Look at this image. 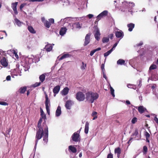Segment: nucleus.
<instances>
[{
	"label": "nucleus",
	"mask_w": 158,
	"mask_h": 158,
	"mask_svg": "<svg viewBox=\"0 0 158 158\" xmlns=\"http://www.w3.org/2000/svg\"><path fill=\"white\" fill-rule=\"evenodd\" d=\"M43 118H40L38 123V127L39 128L38 130L37 131L35 137L36 140L35 142V144L34 148L35 151L36 148V145L38 142V140L40 139L43 136V131L44 130V127L42 124L43 127H41V124L42 122V119Z\"/></svg>",
	"instance_id": "1"
},
{
	"label": "nucleus",
	"mask_w": 158,
	"mask_h": 158,
	"mask_svg": "<svg viewBox=\"0 0 158 158\" xmlns=\"http://www.w3.org/2000/svg\"><path fill=\"white\" fill-rule=\"evenodd\" d=\"M135 6V4L131 2H122V5L121 6L120 9L123 11L125 12L128 11L129 12L131 13L132 15V8Z\"/></svg>",
	"instance_id": "2"
},
{
	"label": "nucleus",
	"mask_w": 158,
	"mask_h": 158,
	"mask_svg": "<svg viewBox=\"0 0 158 158\" xmlns=\"http://www.w3.org/2000/svg\"><path fill=\"white\" fill-rule=\"evenodd\" d=\"M86 16H83L80 17H68L64 19H61L60 21V23L64 24L65 23H68V21H79L82 22L85 20Z\"/></svg>",
	"instance_id": "3"
},
{
	"label": "nucleus",
	"mask_w": 158,
	"mask_h": 158,
	"mask_svg": "<svg viewBox=\"0 0 158 158\" xmlns=\"http://www.w3.org/2000/svg\"><path fill=\"white\" fill-rule=\"evenodd\" d=\"M98 94L97 93L89 92L86 93V99L88 102L93 103L95 100L98 98Z\"/></svg>",
	"instance_id": "4"
},
{
	"label": "nucleus",
	"mask_w": 158,
	"mask_h": 158,
	"mask_svg": "<svg viewBox=\"0 0 158 158\" xmlns=\"http://www.w3.org/2000/svg\"><path fill=\"white\" fill-rule=\"evenodd\" d=\"M43 125L44 127V130L43 131V141L44 143L47 144L48 141V128L45 123H43Z\"/></svg>",
	"instance_id": "5"
},
{
	"label": "nucleus",
	"mask_w": 158,
	"mask_h": 158,
	"mask_svg": "<svg viewBox=\"0 0 158 158\" xmlns=\"http://www.w3.org/2000/svg\"><path fill=\"white\" fill-rule=\"evenodd\" d=\"M72 140L75 142L80 141V135L79 131L74 132L71 137Z\"/></svg>",
	"instance_id": "6"
},
{
	"label": "nucleus",
	"mask_w": 158,
	"mask_h": 158,
	"mask_svg": "<svg viewBox=\"0 0 158 158\" xmlns=\"http://www.w3.org/2000/svg\"><path fill=\"white\" fill-rule=\"evenodd\" d=\"M81 22H77L73 23L72 25V29L73 30H79L81 28L82 24Z\"/></svg>",
	"instance_id": "7"
},
{
	"label": "nucleus",
	"mask_w": 158,
	"mask_h": 158,
	"mask_svg": "<svg viewBox=\"0 0 158 158\" xmlns=\"http://www.w3.org/2000/svg\"><path fill=\"white\" fill-rule=\"evenodd\" d=\"M76 96L77 99L79 101H83L85 98V95L82 92H78Z\"/></svg>",
	"instance_id": "8"
},
{
	"label": "nucleus",
	"mask_w": 158,
	"mask_h": 158,
	"mask_svg": "<svg viewBox=\"0 0 158 158\" xmlns=\"http://www.w3.org/2000/svg\"><path fill=\"white\" fill-rule=\"evenodd\" d=\"M54 22V20L53 19H50L49 21L46 20L44 23V26L47 28L50 27L52 24H53Z\"/></svg>",
	"instance_id": "9"
},
{
	"label": "nucleus",
	"mask_w": 158,
	"mask_h": 158,
	"mask_svg": "<svg viewBox=\"0 0 158 158\" xmlns=\"http://www.w3.org/2000/svg\"><path fill=\"white\" fill-rule=\"evenodd\" d=\"M90 33H88L86 35L85 37V41L84 44V46H86L89 43L90 40Z\"/></svg>",
	"instance_id": "10"
},
{
	"label": "nucleus",
	"mask_w": 158,
	"mask_h": 158,
	"mask_svg": "<svg viewBox=\"0 0 158 158\" xmlns=\"http://www.w3.org/2000/svg\"><path fill=\"white\" fill-rule=\"evenodd\" d=\"M100 35L99 29L98 28H96L95 29L94 36L95 38L97 40L99 41V40Z\"/></svg>",
	"instance_id": "11"
},
{
	"label": "nucleus",
	"mask_w": 158,
	"mask_h": 158,
	"mask_svg": "<svg viewBox=\"0 0 158 158\" xmlns=\"http://www.w3.org/2000/svg\"><path fill=\"white\" fill-rule=\"evenodd\" d=\"M115 35L116 37L118 38H122L124 36L123 33L121 30H120L119 31H115Z\"/></svg>",
	"instance_id": "12"
},
{
	"label": "nucleus",
	"mask_w": 158,
	"mask_h": 158,
	"mask_svg": "<svg viewBox=\"0 0 158 158\" xmlns=\"http://www.w3.org/2000/svg\"><path fill=\"white\" fill-rule=\"evenodd\" d=\"M18 3V2H13L11 4V7L15 15H17L18 13L17 10V6Z\"/></svg>",
	"instance_id": "13"
},
{
	"label": "nucleus",
	"mask_w": 158,
	"mask_h": 158,
	"mask_svg": "<svg viewBox=\"0 0 158 158\" xmlns=\"http://www.w3.org/2000/svg\"><path fill=\"white\" fill-rule=\"evenodd\" d=\"M72 105V101L70 100H69L66 102L65 105V106L66 108V109L68 110H70L71 108V107Z\"/></svg>",
	"instance_id": "14"
},
{
	"label": "nucleus",
	"mask_w": 158,
	"mask_h": 158,
	"mask_svg": "<svg viewBox=\"0 0 158 158\" xmlns=\"http://www.w3.org/2000/svg\"><path fill=\"white\" fill-rule=\"evenodd\" d=\"M2 65L5 67H6L8 65V63L5 57H3L0 60Z\"/></svg>",
	"instance_id": "15"
},
{
	"label": "nucleus",
	"mask_w": 158,
	"mask_h": 158,
	"mask_svg": "<svg viewBox=\"0 0 158 158\" xmlns=\"http://www.w3.org/2000/svg\"><path fill=\"white\" fill-rule=\"evenodd\" d=\"M45 98L46 99L45 100V106L46 107H49L50 106V100H49L48 95L46 94L45 95Z\"/></svg>",
	"instance_id": "16"
},
{
	"label": "nucleus",
	"mask_w": 158,
	"mask_h": 158,
	"mask_svg": "<svg viewBox=\"0 0 158 158\" xmlns=\"http://www.w3.org/2000/svg\"><path fill=\"white\" fill-rule=\"evenodd\" d=\"M61 107L59 106H58L56 111V117H59L61 114Z\"/></svg>",
	"instance_id": "17"
},
{
	"label": "nucleus",
	"mask_w": 158,
	"mask_h": 158,
	"mask_svg": "<svg viewBox=\"0 0 158 158\" xmlns=\"http://www.w3.org/2000/svg\"><path fill=\"white\" fill-rule=\"evenodd\" d=\"M69 89L68 87H66L64 88V89L61 91V94L62 95H66L69 93Z\"/></svg>",
	"instance_id": "18"
},
{
	"label": "nucleus",
	"mask_w": 158,
	"mask_h": 158,
	"mask_svg": "<svg viewBox=\"0 0 158 158\" xmlns=\"http://www.w3.org/2000/svg\"><path fill=\"white\" fill-rule=\"evenodd\" d=\"M60 86L59 85L55 86L53 89L54 94H57L60 90Z\"/></svg>",
	"instance_id": "19"
},
{
	"label": "nucleus",
	"mask_w": 158,
	"mask_h": 158,
	"mask_svg": "<svg viewBox=\"0 0 158 158\" xmlns=\"http://www.w3.org/2000/svg\"><path fill=\"white\" fill-rule=\"evenodd\" d=\"M67 30L66 27H64L61 28L59 32L60 35L61 36L64 35L65 34Z\"/></svg>",
	"instance_id": "20"
},
{
	"label": "nucleus",
	"mask_w": 158,
	"mask_h": 158,
	"mask_svg": "<svg viewBox=\"0 0 158 158\" xmlns=\"http://www.w3.org/2000/svg\"><path fill=\"white\" fill-rule=\"evenodd\" d=\"M135 25V24L132 23L128 24L127 25V27L128 28V31L130 32L134 28Z\"/></svg>",
	"instance_id": "21"
},
{
	"label": "nucleus",
	"mask_w": 158,
	"mask_h": 158,
	"mask_svg": "<svg viewBox=\"0 0 158 158\" xmlns=\"http://www.w3.org/2000/svg\"><path fill=\"white\" fill-rule=\"evenodd\" d=\"M62 2H63V5L67 6L71 5L74 3V2L71 1L69 0H62Z\"/></svg>",
	"instance_id": "22"
},
{
	"label": "nucleus",
	"mask_w": 158,
	"mask_h": 158,
	"mask_svg": "<svg viewBox=\"0 0 158 158\" xmlns=\"http://www.w3.org/2000/svg\"><path fill=\"white\" fill-rule=\"evenodd\" d=\"M52 47L50 44H48L45 47V48L47 52L51 51L52 49Z\"/></svg>",
	"instance_id": "23"
},
{
	"label": "nucleus",
	"mask_w": 158,
	"mask_h": 158,
	"mask_svg": "<svg viewBox=\"0 0 158 158\" xmlns=\"http://www.w3.org/2000/svg\"><path fill=\"white\" fill-rule=\"evenodd\" d=\"M69 151H71L73 153H75L77 152V149L72 145H70L69 147Z\"/></svg>",
	"instance_id": "24"
},
{
	"label": "nucleus",
	"mask_w": 158,
	"mask_h": 158,
	"mask_svg": "<svg viewBox=\"0 0 158 158\" xmlns=\"http://www.w3.org/2000/svg\"><path fill=\"white\" fill-rule=\"evenodd\" d=\"M31 56L33 57V63H36L40 61V58L38 55L33 56L31 55Z\"/></svg>",
	"instance_id": "25"
},
{
	"label": "nucleus",
	"mask_w": 158,
	"mask_h": 158,
	"mask_svg": "<svg viewBox=\"0 0 158 158\" xmlns=\"http://www.w3.org/2000/svg\"><path fill=\"white\" fill-rule=\"evenodd\" d=\"M138 110L140 113L142 114L144 112L145 110H147L143 106H140L138 107Z\"/></svg>",
	"instance_id": "26"
},
{
	"label": "nucleus",
	"mask_w": 158,
	"mask_h": 158,
	"mask_svg": "<svg viewBox=\"0 0 158 158\" xmlns=\"http://www.w3.org/2000/svg\"><path fill=\"white\" fill-rule=\"evenodd\" d=\"M71 56V55L68 53L64 54L59 59V60H60L66 58L70 57Z\"/></svg>",
	"instance_id": "27"
},
{
	"label": "nucleus",
	"mask_w": 158,
	"mask_h": 158,
	"mask_svg": "<svg viewBox=\"0 0 158 158\" xmlns=\"http://www.w3.org/2000/svg\"><path fill=\"white\" fill-rule=\"evenodd\" d=\"M22 66H23V69L24 70V71H25L28 70L30 68V66L29 64H23L22 65Z\"/></svg>",
	"instance_id": "28"
},
{
	"label": "nucleus",
	"mask_w": 158,
	"mask_h": 158,
	"mask_svg": "<svg viewBox=\"0 0 158 158\" xmlns=\"http://www.w3.org/2000/svg\"><path fill=\"white\" fill-rule=\"evenodd\" d=\"M131 136H135L137 137H139V138H141V135L138 134V129L137 128L135 129V132L132 134Z\"/></svg>",
	"instance_id": "29"
},
{
	"label": "nucleus",
	"mask_w": 158,
	"mask_h": 158,
	"mask_svg": "<svg viewBox=\"0 0 158 158\" xmlns=\"http://www.w3.org/2000/svg\"><path fill=\"white\" fill-rule=\"evenodd\" d=\"M89 129V123L88 122L85 123V132L86 134H87L88 132Z\"/></svg>",
	"instance_id": "30"
},
{
	"label": "nucleus",
	"mask_w": 158,
	"mask_h": 158,
	"mask_svg": "<svg viewBox=\"0 0 158 158\" xmlns=\"http://www.w3.org/2000/svg\"><path fill=\"white\" fill-rule=\"evenodd\" d=\"M39 78L40 82L41 83L43 82L45 79V74H42L40 76Z\"/></svg>",
	"instance_id": "31"
},
{
	"label": "nucleus",
	"mask_w": 158,
	"mask_h": 158,
	"mask_svg": "<svg viewBox=\"0 0 158 158\" xmlns=\"http://www.w3.org/2000/svg\"><path fill=\"white\" fill-rule=\"evenodd\" d=\"M15 23L19 27L21 26L22 24L23 23L22 22H21L17 18H15Z\"/></svg>",
	"instance_id": "32"
},
{
	"label": "nucleus",
	"mask_w": 158,
	"mask_h": 158,
	"mask_svg": "<svg viewBox=\"0 0 158 158\" xmlns=\"http://www.w3.org/2000/svg\"><path fill=\"white\" fill-rule=\"evenodd\" d=\"M114 152L115 153L117 154V156L118 157L121 152L120 148L119 147L116 148L114 150Z\"/></svg>",
	"instance_id": "33"
},
{
	"label": "nucleus",
	"mask_w": 158,
	"mask_h": 158,
	"mask_svg": "<svg viewBox=\"0 0 158 158\" xmlns=\"http://www.w3.org/2000/svg\"><path fill=\"white\" fill-rule=\"evenodd\" d=\"M28 29L31 33L32 34L35 33L36 32V31L33 27L31 26H28Z\"/></svg>",
	"instance_id": "34"
},
{
	"label": "nucleus",
	"mask_w": 158,
	"mask_h": 158,
	"mask_svg": "<svg viewBox=\"0 0 158 158\" xmlns=\"http://www.w3.org/2000/svg\"><path fill=\"white\" fill-rule=\"evenodd\" d=\"M125 61L122 59H120L117 61V64L119 65H123L124 64Z\"/></svg>",
	"instance_id": "35"
},
{
	"label": "nucleus",
	"mask_w": 158,
	"mask_h": 158,
	"mask_svg": "<svg viewBox=\"0 0 158 158\" xmlns=\"http://www.w3.org/2000/svg\"><path fill=\"white\" fill-rule=\"evenodd\" d=\"M26 87H21L19 89L20 93L21 94H24L26 91Z\"/></svg>",
	"instance_id": "36"
},
{
	"label": "nucleus",
	"mask_w": 158,
	"mask_h": 158,
	"mask_svg": "<svg viewBox=\"0 0 158 158\" xmlns=\"http://www.w3.org/2000/svg\"><path fill=\"white\" fill-rule=\"evenodd\" d=\"M108 14V11L107 10H104L102 13L99 14V16L102 15L103 17L107 15Z\"/></svg>",
	"instance_id": "37"
},
{
	"label": "nucleus",
	"mask_w": 158,
	"mask_h": 158,
	"mask_svg": "<svg viewBox=\"0 0 158 158\" xmlns=\"http://www.w3.org/2000/svg\"><path fill=\"white\" fill-rule=\"evenodd\" d=\"M109 40V39L108 37H103L102 39V42L103 43H107Z\"/></svg>",
	"instance_id": "38"
},
{
	"label": "nucleus",
	"mask_w": 158,
	"mask_h": 158,
	"mask_svg": "<svg viewBox=\"0 0 158 158\" xmlns=\"http://www.w3.org/2000/svg\"><path fill=\"white\" fill-rule=\"evenodd\" d=\"M2 33H5L6 36H7V34L5 31H0V39H2L3 38L2 36L3 35L2 34Z\"/></svg>",
	"instance_id": "39"
},
{
	"label": "nucleus",
	"mask_w": 158,
	"mask_h": 158,
	"mask_svg": "<svg viewBox=\"0 0 158 158\" xmlns=\"http://www.w3.org/2000/svg\"><path fill=\"white\" fill-rule=\"evenodd\" d=\"M40 112H41V116L42 118H43L45 119L46 118V115L44 113L42 109L40 108Z\"/></svg>",
	"instance_id": "40"
},
{
	"label": "nucleus",
	"mask_w": 158,
	"mask_h": 158,
	"mask_svg": "<svg viewBox=\"0 0 158 158\" xmlns=\"http://www.w3.org/2000/svg\"><path fill=\"white\" fill-rule=\"evenodd\" d=\"M112 52V51L110 49V50L104 54V56L105 57H106L109 55Z\"/></svg>",
	"instance_id": "41"
},
{
	"label": "nucleus",
	"mask_w": 158,
	"mask_h": 158,
	"mask_svg": "<svg viewBox=\"0 0 158 158\" xmlns=\"http://www.w3.org/2000/svg\"><path fill=\"white\" fill-rule=\"evenodd\" d=\"M110 89L111 95L113 97H115V94H114V89L110 85Z\"/></svg>",
	"instance_id": "42"
},
{
	"label": "nucleus",
	"mask_w": 158,
	"mask_h": 158,
	"mask_svg": "<svg viewBox=\"0 0 158 158\" xmlns=\"http://www.w3.org/2000/svg\"><path fill=\"white\" fill-rule=\"evenodd\" d=\"M157 68V66L154 64H152L149 68V70H151Z\"/></svg>",
	"instance_id": "43"
},
{
	"label": "nucleus",
	"mask_w": 158,
	"mask_h": 158,
	"mask_svg": "<svg viewBox=\"0 0 158 158\" xmlns=\"http://www.w3.org/2000/svg\"><path fill=\"white\" fill-rule=\"evenodd\" d=\"M28 64H31L32 63H33V57L31 56V57H28Z\"/></svg>",
	"instance_id": "44"
},
{
	"label": "nucleus",
	"mask_w": 158,
	"mask_h": 158,
	"mask_svg": "<svg viewBox=\"0 0 158 158\" xmlns=\"http://www.w3.org/2000/svg\"><path fill=\"white\" fill-rule=\"evenodd\" d=\"M82 65L81 66V69L82 70H84L85 69V68L86 66V64H85L84 62H82Z\"/></svg>",
	"instance_id": "45"
},
{
	"label": "nucleus",
	"mask_w": 158,
	"mask_h": 158,
	"mask_svg": "<svg viewBox=\"0 0 158 158\" xmlns=\"http://www.w3.org/2000/svg\"><path fill=\"white\" fill-rule=\"evenodd\" d=\"M99 16V14L98 15L97 17V19L95 23L97 22H98L100 19H101L103 17L102 15Z\"/></svg>",
	"instance_id": "46"
},
{
	"label": "nucleus",
	"mask_w": 158,
	"mask_h": 158,
	"mask_svg": "<svg viewBox=\"0 0 158 158\" xmlns=\"http://www.w3.org/2000/svg\"><path fill=\"white\" fill-rule=\"evenodd\" d=\"M143 152L144 154L146 153L148 151V148L146 146H144L143 147Z\"/></svg>",
	"instance_id": "47"
},
{
	"label": "nucleus",
	"mask_w": 158,
	"mask_h": 158,
	"mask_svg": "<svg viewBox=\"0 0 158 158\" xmlns=\"http://www.w3.org/2000/svg\"><path fill=\"white\" fill-rule=\"evenodd\" d=\"M41 83V82H36L35 84L33 85V86L34 87H36L40 86Z\"/></svg>",
	"instance_id": "48"
},
{
	"label": "nucleus",
	"mask_w": 158,
	"mask_h": 158,
	"mask_svg": "<svg viewBox=\"0 0 158 158\" xmlns=\"http://www.w3.org/2000/svg\"><path fill=\"white\" fill-rule=\"evenodd\" d=\"M137 121V118L136 117L133 118L131 120V123L133 124H135Z\"/></svg>",
	"instance_id": "49"
},
{
	"label": "nucleus",
	"mask_w": 158,
	"mask_h": 158,
	"mask_svg": "<svg viewBox=\"0 0 158 158\" xmlns=\"http://www.w3.org/2000/svg\"><path fill=\"white\" fill-rule=\"evenodd\" d=\"M119 42V41H118L117 42H116L115 43L114 45H113V46L112 48L111 49V50L113 51V50H114L115 48L116 47L117 44H118V43Z\"/></svg>",
	"instance_id": "50"
},
{
	"label": "nucleus",
	"mask_w": 158,
	"mask_h": 158,
	"mask_svg": "<svg viewBox=\"0 0 158 158\" xmlns=\"http://www.w3.org/2000/svg\"><path fill=\"white\" fill-rule=\"evenodd\" d=\"M27 5V3H23L20 6V9L21 10H22V8L26 5Z\"/></svg>",
	"instance_id": "51"
},
{
	"label": "nucleus",
	"mask_w": 158,
	"mask_h": 158,
	"mask_svg": "<svg viewBox=\"0 0 158 158\" xmlns=\"http://www.w3.org/2000/svg\"><path fill=\"white\" fill-rule=\"evenodd\" d=\"M0 105L3 106H6L8 105V104L5 102L0 101Z\"/></svg>",
	"instance_id": "52"
},
{
	"label": "nucleus",
	"mask_w": 158,
	"mask_h": 158,
	"mask_svg": "<svg viewBox=\"0 0 158 158\" xmlns=\"http://www.w3.org/2000/svg\"><path fill=\"white\" fill-rule=\"evenodd\" d=\"M101 69L102 71V72H105V69H104V64H102L101 65Z\"/></svg>",
	"instance_id": "53"
},
{
	"label": "nucleus",
	"mask_w": 158,
	"mask_h": 158,
	"mask_svg": "<svg viewBox=\"0 0 158 158\" xmlns=\"http://www.w3.org/2000/svg\"><path fill=\"white\" fill-rule=\"evenodd\" d=\"M95 52H96L95 51L94 49L92 50L90 52V56H92L94 55V53Z\"/></svg>",
	"instance_id": "54"
},
{
	"label": "nucleus",
	"mask_w": 158,
	"mask_h": 158,
	"mask_svg": "<svg viewBox=\"0 0 158 158\" xmlns=\"http://www.w3.org/2000/svg\"><path fill=\"white\" fill-rule=\"evenodd\" d=\"M127 86L128 88H134L133 85L131 84H128Z\"/></svg>",
	"instance_id": "55"
},
{
	"label": "nucleus",
	"mask_w": 158,
	"mask_h": 158,
	"mask_svg": "<svg viewBox=\"0 0 158 158\" xmlns=\"http://www.w3.org/2000/svg\"><path fill=\"white\" fill-rule=\"evenodd\" d=\"M145 135L146 138H149L150 136V134L147 131L145 132Z\"/></svg>",
	"instance_id": "56"
},
{
	"label": "nucleus",
	"mask_w": 158,
	"mask_h": 158,
	"mask_svg": "<svg viewBox=\"0 0 158 158\" xmlns=\"http://www.w3.org/2000/svg\"><path fill=\"white\" fill-rule=\"evenodd\" d=\"M113 155L112 154L110 153L107 156V158H113Z\"/></svg>",
	"instance_id": "57"
},
{
	"label": "nucleus",
	"mask_w": 158,
	"mask_h": 158,
	"mask_svg": "<svg viewBox=\"0 0 158 158\" xmlns=\"http://www.w3.org/2000/svg\"><path fill=\"white\" fill-rule=\"evenodd\" d=\"M155 115V116L154 117V120L158 124V118L156 117V115Z\"/></svg>",
	"instance_id": "58"
},
{
	"label": "nucleus",
	"mask_w": 158,
	"mask_h": 158,
	"mask_svg": "<svg viewBox=\"0 0 158 158\" xmlns=\"http://www.w3.org/2000/svg\"><path fill=\"white\" fill-rule=\"evenodd\" d=\"M6 80L7 81H10L11 80V77L10 75H8L7 76L6 78Z\"/></svg>",
	"instance_id": "59"
},
{
	"label": "nucleus",
	"mask_w": 158,
	"mask_h": 158,
	"mask_svg": "<svg viewBox=\"0 0 158 158\" xmlns=\"http://www.w3.org/2000/svg\"><path fill=\"white\" fill-rule=\"evenodd\" d=\"M46 110H47V111L48 114L49 115L50 113V110H49V107H46Z\"/></svg>",
	"instance_id": "60"
},
{
	"label": "nucleus",
	"mask_w": 158,
	"mask_h": 158,
	"mask_svg": "<svg viewBox=\"0 0 158 158\" xmlns=\"http://www.w3.org/2000/svg\"><path fill=\"white\" fill-rule=\"evenodd\" d=\"M93 16L94 15H93L91 14H89L87 15V16L88 17L89 19H91Z\"/></svg>",
	"instance_id": "61"
},
{
	"label": "nucleus",
	"mask_w": 158,
	"mask_h": 158,
	"mask_svg": "<svg viewBox=\"0 0 158 158\" xmlns=\"http://www.w3.org/2000/svg\"><path fill=\"white\" fill-rule=\"evenodd\" d=\"M143 44V42L142 41H140L139 43L136 44V46L137 47L139 46L142 45Z\"/></svg>",
	"instance_id": "62"
},
{
	"label": "nucleus",
	"mask_w": 158,
	"mask_h": 158,
	"mask_svg": "<svg viewBox=\"0 0 158 158\" xmlns=\"http://www.w3.org/2000/svg\"><path fill=\"white\" fill-rule=\"evenodd\" d=\"M105 72H103V77L106 80H107V77L105 73Z\"/></svg>",
	"instance_id": "63"
},
{
	"label": "nucleus",
	"mask_w": 158,
	"mask_h": 158,
	"mask_svg": "<svg viewBox=\"0 0 158 158\" xmlns=\"http://www.w3.org/2000/svg\"><path fill=\"white\" fill-rule=\"evenodd\" d=\"M14 54H15V56L16 57V58L17 59H18L19 57V56L17 55V53L15 51L14 52Z\"/></svg>",
	"instance_id": "64"
}]
</instances>
